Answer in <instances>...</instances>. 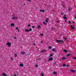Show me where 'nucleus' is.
Wrapping results in <instances>:
<instances>
[{
	"label": "nucleus",
	"instance_id": "f257e3e1",
	"mask_svg": "<svg viewBox=\"0 0 76 76\" xmlns=\"http://www.w3.org/2000/svg\"><path fill=\"white\" fill-rule=\"evenodd\" d=\"M56 41L57 42H58L59 43H61V44H63V42H64L63 40H56Z\"/></svg>",
	"mask_w": 76,
	"mask_h": 76
},
{
	"label": "nucleus",
	"instance_id": "f03ea898",
	"mask_svg": "<svg viewBox=\"0 0 76 76\" xmlns=\"http://www.w3.org/2000/svg\"><path fill=\"white\" fill-rule=\"evenodd\" d=\"M32 31V28H29V30L28 29H26L25 30V31L26 32H29V31Z\"/></svg>",
	"mask_w": 76,
	"mask_h": 76
},
{
	"label": "nucleus",
	"instance_id": "7ed1b4c3",
	"mask_svg": "<svg viewBox=\"0 0 76 76\" xmlns=\"http://www.w3.org/2000/svg\"><path fill=\"white\" fill-rule=\"evenodd\" d=\"M6 45L9 47H11V43L10 42H7Z\"/></svg>",
	"mask_w": 76,
	"mask_h": 76
},
{
	"label": "nucleus",
	"instance_id": "20e7f679",
	"mask_svg": "<svg viewBox=\"0 0 76 76\" xmlns=\"http://www.w3.org/2000/svg\"><path fill=\"white\" fill-rule=\"evenodd\" d=\"M52 60H53V58L51 57L49 58V59L48 60V61H52Z\"/></svg>",
	"mask_w": 76,
	"mask_h": 76
},
{
	"label": "nucleus",
	"instance_id": "39448f33",
	"mask_svg": "<svg viewBox=\"0 0 76 76\" xmlns=\"http://www.w3.org/2000/svg\"><path fill=\"white\" fill-rule=\"evenodd\" d=\"M45 51V50H41V51H40V53H44Z\"/></svg>",
	"mask_w": 76,
	"mask_h": 76
},
{
	"label": "nucleus",
	"instance_id": "423d86ee",
	"mask_svg": "<svg viewBox=\"0 0 76 76\" xmlns=\"http://www.w3.org/2000/svg\"><path fill=\"white\" fill-rule=\"evenodd\" d=\"M70 71L71 72H72L73 73H75V71L73 69L70 70Z\"/></svg>",
	"mask_w": 76,
	"mask_h": 76
},
{
	"label": "nucleus",
	"instance_id": "0eeeda50",
	"mask_svg": "<svg viewBox=\"0 0 76 76\" xmlns=\"http://www.w3.org/2000/svg\"><path fill=\"white\" fill-rule=\"evenodd\" d=\"M12 19H18V17H12Z\"/></svg>",
	"mask_w": 76,
	"mask_h": 76
},
{
	"label": "nucleus",
	"instance_id": "6e6552de",
	"mask_svg": "<svg viewBox=\"0 0 76 76\" xmlns=\"http://www.w3.org/2000/svg\"><path fill=\"white\" fill-rule=\"evenodd\" d=\"M63 51L64 52V53H67V52H68V51H67V50L65 49Z\"/></svg>",
	"mask_w": 76,
	"mask_h": 76
},
{
	"label": "nucleus",
	"instance_id": "1a4fd4ad",
	"mask_svg": "<svg viewBox=\"0 0 76 76\" xmlns=\"http://www.w3.org/2000/svg\"><path fill=\"white\" fill-rule=\"evenodd\" d=\"M52 51L53 52H56V50L53 48L52 49Z\"/></svg>",
	"mask_w": 76,
	"mask_h": 76
},
{
	"label": "nucleus",
	"instance_id": "9d476101",
	"mask_svg": "<svg viewBox=\"0 0 76 76\" xmlns=\"http://www.w3.org/2000/svg\"><path fill=\"white\" fill-rule=\"evenodd\" d=\"M19 66L20 67H23V64H19Z\"/></svg>",
	"mask_w": 76,
	"mask_h": 76
},
{
	"label": "nucleus",
	"instance_id": "9b49d317",
	"mask_svg": "<svg viewBox=\"0 0 76 76\" xmlns=\"http://www.w3.org/2000/svg\"><path fill=\"white\" fill-rule=\"evenodd\" d=\"M71 55H72V54L69 53V54H66V56H67V57H69Z\"/></svg>",
	"mask_w": 76,
	"mask_h": 76
},
{
	"label": "nucleus",
	"instance_id": "f8f14e48",
	"mask_svg": "<svg viewBox=\"0 0 76 76\" xmlns=\"http://www.w3.org/2000/svg\"><path fill=\"white\" fill-rule=\"evenodd\" d=\"M11 26H15V24L11 23L10 24Z\"/></svg>",
	"mask_w": 76,
	"mask_h": 76
},
{
	"label": "nucleus",
	"instance_id": "ddd939ff",
	"mask_svg": "<svg viewBox=\"0 0 76 76\" xmlns=\"http://www.w3.org/2000/svg\"><path fill=\"white\" fill-rule=\"evenodd\" d=\"M39 10L41 12H45V11L44 10Z\"/></svg>",
	"mask_w": 76,
	"mask_h": 76
},
{
	"label": "nucleus",
	"instance_id": "4468645a",
	"mask_svg": "<svg viewBox=\"0 0 76 76\" xmlns=\"http://www.w3.org/2000/svg\"><path fill=\"white\" fill-rule=\"evenodd\" d=\"M72 59L73 60H76V57H74L72 58Z\"/></svg>",
	"mask_w": 76,
	"mask_h": 76
},
{
	"label": "nucleus",
	"instance_id": "2eb2a0df",
	"mask_svg": "<svg viewBox=\"0 0 76 76\" xmlns=\"http://www.w3.org/2000/svg\"><path fill=\"white\" fill-rule=\"evenodd\" d=\"M21 54L23 55V54H25V52H21Z\"/></svg>",
	"mask_w": 76,
	"mask_h": 76
},
{
	"label": "nucleus",
	"instance_id": "dca6fc26",
	"mask_svg": "<svg viewBox=\"0 0 76 76\" xmlns=\"http://www.w3.org/2000/svg\"><path fill=\"white\" fill-rule=\"evenodd\" d=\"M66 58L64 57H63L61 58V60H66Z\"/></svg>",
	"mask_w": 76,
	"mask_h": 76
},
{
	"label": "nucleus",
	"instance_id": "f3484780",
	"mask_svg": "<svg viewBox=\"0 0 76 76\" xmlns=\"http://www.w3.org/2000/svg\"><path fill=\"white\" fill-rule=\"evenodd\" d=\"M2 75L3 76H7L6 74L4 73H3L2 74Z\"/></svg>",
	"mask_w": 76,
	"mask_h": 76
},
{
	"label": "nucleus",
	"instance_id": "a211bd4d",
	"mask_svg": "<svg viewBox=\"0 0 76 76\" xmlns=\"http://www.w3.org/2000/svg\"><path fill=\"white\" fill-rule=\"evenodd\" d=\"M63 67H66V64H63Z\"/></svg>",
	"mask_w": 76,
	"mask_h": 76
},
{
	"label": "nucleus",
	"instance_id": "6ab92c4d",
	"mask_svg": "<svg viewBox=\"0 0 76 76\" xmlns=\"http://www.w3.org/2000/svg\"><path fill=\"white\" fill-rule=\"evenodd\" d=\"M43 23L45 25H47V23H45V22H43Z\"/></svg>",
	"mask_w": 76,
	"mask_h": 76
},
{
	"label": "nucleus",
	"instance_id": "aec40b11",
	"mask_svg": "<svg viewBox=\"0 0 76 76\" xmlns=\"http://www.w3.org/2000/svg\"><path fill=\"white\" fill-rule=\"evenodd\" d=\"M18 56V55H17V54H15V57H17Z\"/></svg>",
	"mask_w": 76,
	"mask_h": 76
},
{
	"label": "nucleus",
	"instance_id": "412c9836",
	"mask_svg": "<svg viewBox=\"0 0 76 76\" xmlns=\"http://www.w3.org/2000/svg\"><path fill=\"white\" fill-rule=\"evenodd\" d=\"M53 54H50L49 57H53Z\"/></svg>",
	"mask_w": 76,
	"mask_h": 76
},
{
	"label": "nucleus",
	"instance_id": "4be33fe9",
	"mask_svg": "<svg viewBox=\"0 0 76 76\" xmlns=\"http://www.w3.org/2000/svg\"><path fill=\"white\" fill-rule=\"evenodd\" d=\"M53 73L54 74H57V72H53Z\"/></svg>",
	"mask_w": 76,
	"mask_h": 76
},
{
	"label": "nucleus",
	"instance_id": "5701e85b",
	"mask_svg": "<svg viewBox=\"0 0 76 76\" xmlns=\"http://www.w3.org/2000/svg\"><path fill=\"white\" fill-rule=\"evenodd\" d=\"M68 23H69V24L70 23H71L70 21L68 20Z\"/></svg>",
	"mask_w": 76,
	"mask_h": 76
},
{
	"label": "nucleus",
	"instance_id": "b1692460",
	"mask_svg": "<svg viewBox=\"0 0 76 76\" xmlns=\"http://www.w3.org/2000/svg\"><path fill=\"white\" fill-rule=\"evenodd\" d=\"M64 19H67V18L66 17H64Z\"/></svg>",
	"mask_w": 76,
	"mask_h": 76
},
{
	"label": "nucleus",
	"instance_id": "393cba45",
	"mask_svg": "<svg viewBox=\"0 0 76 76\" xmlns=\"http://www.w3.org/2000/svg\"><path fill=\"white\" fill-rule=\"evenodd\" d=\"M45 22H46V23H47V22H48V21L47 20H45Z\"/></svg>",
	"mask_w": 76,
	"mask_h": 76
},
{
	"label": "nucleus",
	"instance_id": "a878e982",
	"mask_svg": "<svg viewBox=\"0 0 76 76\" xmlns=\"http://www.w3.org/2000/svg\"><path fill=\"white\" fill-rule=\"evenodd\" d=\"M63 38H64V39H65V40H66L67 39V38H66V37H63Z\"/></svg>",
	"mask_w": 76,
	"mask_h": 76
},
{
	"label": "nucleus",
	"instance_id": "bb28decb",
	"mask_svg": "<svg viewBox=\"0 0 76 76\" xmlns=\"http://www.w3.org/2000/svg\"><path fill=\"white\" fill-rule=\"evenodd\" d=\"M36 67L37 68L38 67V66L37 64H36L35 65Z\"/></svg>",
	"mask_w": 76,
	"mask_h": 76
},
{
	"label": "nucleus",
	"instance_id": "cd10ccee",
	"mask_svg": "<svg viewBox=\"0 0 76 76\" xmlns=\"http://www.w3.org/2000/svg\"><path fill=\"white\" fill-rule=\"evenodd\" d=\"M49 49H51V48H52L51 46H49Z\"/></svg>",
	"mask_w": 76,
	"mask_h": 76
},
{
	"label": "nucleus",
	"instance_id": "c85d7f7f",
	"mask_svg": "<svg viewBox=\"0 0 76 76\" xmlns=\"http://www.w3.org/2000/svg\"><path fill=\"white\" fill-rule=\"evenodd\" d=\"M38 28H41V26H40V25L39 26Z\"/></svg>",
	"mask_w": 76,
	"mask_h": 76
},
{
	"label": "nucleus",
	"instance_id": "c756f323",
	"mask_svg": "<svg viewBox=\"0 0 76 76\" xmlns=\"http://www.w3.org/2000/svg\"><path fill=\"white\" fill-rule=\"evenodd\" d=\"M75 27H72V28H71V29H75Z\"/></svg>",
	"mask_w": 76,
	"mask_h": 76
},
{
	"label": "nucleus",
	"instance_id": "7c9ffc66",
	"mask_svg": "<svg viewBox=\"0 0 76 76\" xmlns=\"http://www.w3.org/2000/svg\"><path fill=\"white\" fill-rule=\"evenodd\" d=\"M41 76H44V74H43L42 73Z\"/></svg>",
	"mask_w": 76,
	"mask_h": 76
},
{
	"label": "nucleus",
	"instance_id": "2f4dec72",
	"mask_svg": "<svg viewBox=\"0 0 76 76\" xmlns=\"http://www.w3.org/2000/svg\"><path fill=\"white\" fill-rule=\"evenodd\" d=\"M40 35L41 36H43V35H44L42 34H40Z\"/></svg>",
	"mask_w": 76,
	"mask_h": 76
},
{
	"label": "nucleus",
	"instance_id": "473e14b6",
	"mask_svg": "<svg viewBox=\"0 0 76 76\" xmlns=\"http://www.w3.org/2000/svg\"><path fill=\"white\" fill-rule=\"evenodd\" d=\"M31 28H35V26H32Z\"/></svg>",
	"mask_w": 76,
	"mask_h": 76
},
{
	"label": "nucleus",
	"instance_id": "72a5a7b5",
	"mask_svg": "<svg viewBox=\"0 0 76 76\" xmlns=\"http://www.w3.org/2000/svg\"><path fill=\"white\" fill-rule=\"evenodd\" d=\"M16 29H17V30H18L19 29V28H18V27H17L16 28H15Z\"/></svg>",
	"mask_w": 76,
	"mask_h": 76
},
{
	"label": "nucleus",
	"instance_id": "f704fd0d",
	"mask_svg": "<svg viewBox=\"0 0 76 76\" xmlns=\"http://www.w3.org/2000/svg\"><path fill=\"white\" fill-rule=\"evenodd\" d=\"M28 27H30V26H31V25L30 24L28 25Z\"/></svg>",
	"mask_w": 76,
	"mask_h": 76
},
{
	"label": "nucleus",
	"instance_id": "c9c22d12",
	"mask_svg": "<svg viewBox=\"0 0 76 76\" xmlns=\"http://www.w3.org/2000/svg\"><path fill=\"white\" fill-rule=\"evenodd\" d=\"M70 26V27H71V28H72V27H73V25H71Z\"/></svg>",
	"mask_w": 76,
	"mask_h": 76
},
{
	"label": "nucleus",
	"instance_id": "e433bc0d",
	"mask_svg": "<svg viewBox=\"0 0 76 76\" xmlns=\"http://www.w3.org/2000/svg\"><path fill=\"white\" fill-rule=\"evenodd\" d=\"M11 60H13V58L11 57Z\"/></svg>",
	"mask_w": 76,
	"mask_h": 76
},
{
	"label": "nucleus",
	"instance_id": "4c0bfd02",
	"mask_svg": "<svg viewBox=\"0 0 76 76\" xmlns=\"http://www.w3.org/2000/svg\"><path fill=\"white\" fill-rule=\"evenodd\" d=\"M56 22L57 23H58V22H60V21H56Z\"/></svg>",
	"mask_w": 76,
	"mask_h": 76
},
{
	"label": "nucleus",
	"instance_id": "58836bf2",
	"mask_svg": "<svg viewBox=\"0 0 76 76\" xmlns=\"http://www.w3.org/2000/svg\"><path fill=\"white\" fill-rule=\"evenodd\" d=\"M16 38H17V37H14V39H16Z\"/></svg>",
	"mask_w": 76,
	"mask_h": 76
},
{
	"label": "nucleus",
	"instance_id": "ea45409f",
	"mask_svg": "<svg viewBox=\"0 0 76 76\" xmlns=\"http://www.w3.org/2000/svg\"><path fill=\"white\" fill-rule=\"evenodd\" d=\"M46 20H49V18H46Z\"/></svg>",
	"mask_w": 76,
	"mask_h": 76
},
{
	"label": "nucleus",
	"instance_id": "a19ab883",
	"mask_svg": "<svg viewBox=\"0 0 76 76\" xmlns=\"http://www.w3.org/2000/svg\"><path fill=\"white\" fill-rule=\"evenodd\" d=\"M61 14L62 15H63V12H61Z\"/></svg>",
	"mask_w": 76,
	"mask_h": 76
},
{
	"label": "nucleus",
	"instance_id": "79ce46f5",
	"mask_svg": "<svg viewBox=\"0 0 76 76\" xmlns=\"http://www.w3.org/2000/svg\"><path fill=\"white\" fill-rule=\"evenodd\" d=\"M14 76H16V74H15L14 75Z\"/></svg>",
	"mask_w": 76,
	"mask_h": 76
},
{
	"label": "nucleus",
	"instance_id": "37998d69",
	"mask_svg": "<svg viewBox=\"0 0 76 76\" xmlns=\"http://www.w3.org/2000/svg\"><path fill=\"white\" fill-rule=\"evenodd\" d=\"M54 64H55V65H57V64H56V62H55L54 63Z\"/></svg>",
	"mask_w": 76,
	"mask_h": 76
},
{
	"label": "nucleus",
	"instance_id": "c03bdc74",
	"mask_svg": "<svg viewBox=\"0 0 76 76\" xmlns=\"http://www.w3.org/2000/svg\"><path fill=\"white\" fill-rule=\"evenodd\" d=\"M72 23H73V24H75V22H72Z\"/></svg>",
	"mask_w": 76,
	"mask_h": 76
},
{
	"label": "nucleus",
	"instance_id": "a18cd8bd",
	"mask_svg": "<svg viewBox=\"0 0 76 76\" xmlns=\"http://www.w3.org/2000/svg\"><path fill=\"white\" fill-rule=\"evenodd\" d=\"M18 32H19V31H20V30H19V29H18Z\"/></svg>",
	"mask_w": 76,
	"mask_h": 76
},
{
	"label": "nucleus",
	"instance_id": "49530a36",
	"mask_svg": "<svg viewBox=\"0 0 76 76\" xmlns=\"http://www.w3.org/2000/svg\"><path fill=\"white\" fill-rule=\"evenodd\" d=\"M33 45H35V43H33Z\"/></svg>",
	"mask_w": 76,
	"mask_h": 76
},
{
	"label": "nucleus",
	"instance_id": "de8ad7c7",
	"mask_svg": "<svg viewBox=\"0 0 76 76\" xmlns=\"http://www.w3.org/2000/svg\"><path fill=\"white\" fill-rule=\"evenodd\" d=\"M41 43H43V41H42V42H41Z\"/></svg>",
	"mask_w": 76,
	"mask_h": 76
},
{
	"label": "nucleus",
	"instance_id": "09e8293b",
	"mask_svg": "<svg viewBox=\"0 0 76 76\" xmlns=\"http://www.w3.org/2000/svg\"><path fill=\"white\" fill-rule=\"evenodd\" d=\"M27 1H31V0H27Z\"/></svg>",
	"mask_w": 76,
	"mask_h": 76
},
{
	"label": "nucleus",
	"instance_id": "8fccbe9b",
	"mask_svg": "<svg viewBox=\"0 0 76 76\" xmlns=\"http://www.w3.org/2000/svg\"><path fill=\"white\" fill-rule=\"evenodd\" d=\"M68 10H69V11H70V9H68Z\"/></svg>",
	"mask_w": 76,
	"mask_h": 76
},
{
	"label": "nucleus",
	"instance_id": "3c124183",
	"mask_svg": "<svg viewBox=\"0 0 76 76\" xmlns=\"http://www.w3.org/2000/svg\"><path fill=\"white\" fill-rule=\"evenodd\" d=\"M66 67H69V65H67L66 66Z\"/></svg>",
	"mask_w": 76,
	"mask_h": 76
},
{
	"label": "nucleus",
	"instance_id": "603ef678",
	"mask_svg": "<svg viewBox=\"0 0 76 76\" xmlns=\"http://www.w3.org/2000/svg\"><path fill=\"white\" fill-rule=\"evenodd\" d=\"M23 5H24V6L25 5V4H23Z\"/></svg>",
	"mask_w": 76,
	"mask_h": 76
},
{
	"label": "nucleus",
	"instance_id": "864d4df0",
	"mask_svg": "<svg viewBox=\"0 0 76 76\" xmlns=\"http://www.w3.org/2000/svg\"><path fill=\"white\" fill-rule=\"evenodd\" d=\"M44 5H45V6H47L46 5H45V4H44Z\"/></svg>",
	"mask_w": 76,
	"mask_h": 76
},
{
	"label": "nucleus",
	"instance_id": "5fc2aeb1",
	"mask_svg": "<svg viewBox=\"0 0 76 76\" xmlns=\"http://www.w3.org/2000/svg\"><path fill=\"white\" fill-rule=\"evenodd\" d=\"M64 16H66L65 15H64Z\"/></svg>",
	"mask_w": 76,
	"mask_h": 76
},
{
	"label": "nucleus",
	"instance_id": "6e6d98bb",
	"mask_svg": "<svg viewBox=\"0 0 76 76\" xmlns=\"http://www.w3.org/2000/svg\"><path fill=\"white\" fill-rule=\"evenodd\" d=\"M52 29H53V27H52Z\"/></svg>",
	"mask_w": 76,
	"mask_h": 76
},
{
	"label": "nucleus",
	"instance_id": "4d7b16f0",
	"mask_svg": "<svg viewBox=\"0 0 76 76\" xmlns=\"http://www.w3.org/2000/svg\"><path fill=\"white\" fill-rule=\"evenodd\" d=\"M64 35V34H62V35Z\"/></svg>",
	"mask_w": 76,
	"mask_h": 76
},
{
	"label": "nucleus",
	"instance_id": "13d9d810",
	"mask_svg": "<svg viewBox=\"0 0 76 76\" xmlns=\"http://www.w3.org/2000/svg\"><path fill=\"white\" fill-rule=\"evenodd\" d=\"M47 30H48L47 29H46V31H47Z\"/></svg>",
	"mask_w": 76,
	"mask_h": 76
},
{
	"label": "nucleus",
	"instance_id": "bf43d9fd",
	"mask_svg": "<svg viewBox=\"0 0 76 76\" xmlns=\"http://www.w3.org/2000/svg\"><path fill=\"white\" fill-rule=\"evenodd\" d=\"M69 75H68V76Z\"/></svg>",
	"mask_w": 76,
	"mask_h": 76
},
{
	"label": "nucleus",
	"instance_id": "052dcab7",
	"mask_svg": "<svg viewBox=\"0 0 76 76\" xmlns=\"http://www.w3.org/2000/svg\"><path fill=\"white\" fill-rule=\"evenodd\" d=\"M69 75H68V76Z\"/></svg>",
	"mask_w": 76,
	"mask_h": 76
}]
</instances>
